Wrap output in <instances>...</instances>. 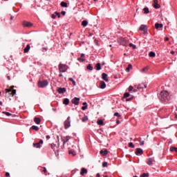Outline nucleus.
<instances>
[{
    "mask_svg": "<svg viewBox=\"0 0 177 177\" xmlns=\"http://www.w3.org/2000/svg\"><path fill=\"white\" fill-rule=\"evenodd\" d=\"M144 10V13H145V15H147V13H149L150 11L149 10V8H145L143 9Z\"/></svg>",
    "mask_w": 177,
    "mask_h": 177,
    "instance_id": "nucleus-39",
    "label": "nucleus"
},
{
    "mask_svg": "<svg viewBox=\"0 0 177 177\" xmlns=\"http://www.w3.org/2000/svg\"><path fill=\"white\" fill-rule=\"evenodd\" d=\"M63 103L67 106L70 103V100H68V98H65L63 101Z\"/></svg>",
    "mask_w": 177,
    "mask_h": 177,
    "instance_id": "nucleus-26",
    "label": "nucleus"
},
{
    "mask_svg": "<svg viewBox=\"0 0 177 177\" xmlns=\"http://www.w3.org/2000/svg\"><path fill=\"white\" fill-rule=\"evenodd\" d=\"M145 88H147V86H146V84H145V83L140 84H138V86H137V89H138V91H140V89H145Z\"/></svg>",
    "mask_w": 177,
    "mask_h": 177,
    "instance_id": "nucleus-12",
    "label": "nucleus"
},
{
    "mask_svg": "<svg viewBox=\"0 0 177 177\" xmlns=\"http://www.w3.org/2000/svg\"><path fill=\"white\" fill-rule=\"evenodd\" d=\"M100 154H102V156H106V154H109V151H107V149H104V151H103V150H101L100 151Z\"/></svg>",
    "mask_w": 177,
    "mask_h": 177,
    "instance_id": "nucleus-22",
    "label": "nucleus"
},
{
    "mask_svg": "<svg viewBox=\"0 0 177 177\" xmlns=\"http://www.w3.org/2000/svg\"><path fill=\"white\" fill-rule=\"evenodd\" d=\"M85 174H88V170L85 168H82L81 170V172H80V175L84 176V175H85Z\"/></svg>",
    "mask_w": 177,
    "mask_h": 177,
    "instance_id": "nucleus-21",
    "label": "nucleus"
},
{
    "mask_svg": "<svg viewBox=\"0 0 177 177\" xmlns=\"http://www.w3.org/2000/svg\"><path fill=\"white\" fill-rule=\"evenodd\" d=\"M170 53H171V55H175V51L171 50Z\"/></svg>",
    "mask_w": 177,
    "mask_h": 177,
    "instance_id": "nucleus-60",
    "label": "nucleus"
},
{
    "mask_svg": "<svg viewBox=\"0 0 177 177\" xmlns=\"http://www.w3.org/2000/svg\"><path fill=\"white\" fill-rule=\"evenodd\" d=\"M7 79L8 80V81H10V76H8Z\"/></svg>",
    "mask_w": 177,
    "mask_h": 177,
    "instance_id": "nucleus-64",
    "label": "nucleus"
},
{
    "mask_svg": "<svg viewBox=\"0 0 177 177\" xmlns=\"http://www.w3.org/2000/svg\"><path fill=\"white\" fill-rule=\"evenodd\" d=\"M70 116H68L67 118V120H65L64 122V128L65 129H68V127H71V122H70Z\"/></svg>",
    "mask_w": 177,
    "mask_h": 177,
    "instance_id": "nucleus-7",
    "label": "nucleus"
},
{
    "mask_svg": "<svg viewBox=\"0 0 177 177\" xmlns=\"http://www.w3.org/2000/svg\"><path fill=\"white\" fill-rule=\"evenodd\" d=\"M114 116H115V117H118V118H120V117H121V115H120V113H118V112H116V113H114Z\"/></svg>",
    "mask_w": 177,
    "mask_h": 177,
    "instance_id": "nucleus-48",
    "label": "nucleus"
},
{
    "mask_svg": "<svg viewBox=\"0 0 177 177\" xmlns=\"http://www.w3.org/2000/svg\"><path fill=\"white\" fill-rule=\"evenodd\" d=\"M140 146H143V145H145V141H142L140 143Z\"/></svg>",
    "mask_w": 177,
    "mask_h": 177,
    "instance_id": "nucleus-59",
    "label": "nucleus"
},
{
    "mask_svg": "<svg viewBox=\"0 0 177 177\" xmlns=\"http://www.w3.org/2000/svg\"><path fill=\"white\" fill-rule=\"evenodd\" d=\"M70 139H71V137H70L68 136H66L65 139L62 140L63 145H65L66 143H67V142H68V140H70Z\"/></svg>",
    "mask_w": 177,
    "mask_h": 177,
    "instance_id": "nucleus-18",
    "label": "nucleus"
},
{
    "mask_svg": "<svg viewBox=\"0 0 177 177\" xmlns=\"http://www.w3.org/2000/svg\"><path fill=\"white\" fill-rule=\"evenodd\" d=\"M136 156H142V154H143V149H140V148H137L136 149Z\"/></svg>",
    "mask_w": 177,
    "mask_h": 177,
    "instance_id": "nucleus-13",
    "label": "nucleus"
},
{
    "mask_svg": "<svg viewBox=\"0 0 177 177\" xmlns=\"http://www.w3.org/2000/svg\"><path fill=\"white\" fill-rule=\"evenodd\" d=\"M55 15L59 18H60V13L59 12H55Z\"/></svg>",
    "mask_w": 177,
    "mask_h": 177,
    "instance_id": "nucleus-47",
    "label": "nucleus"
},
{
    "mask_svg": "<svg viewBox=\"0 0 177 177\" xmlns=\"http://www.w3.org/2000/svg\"><path fill=\"white\" fill-rule=\"evenodd\" d=\"M138 91H139L138 88L137 89L136 88L133 89V92H138Z\"/></svg>",
    "mask_w": 177,
    "mask_h": 177,
    "instance_id": "nucleus-62",
    "label": "nucleus"
},
{
    "mask_svg": "<svg viewBox=\"0 0 177 177\" xmlns=\"http://www.w3.org/2000/svg\"><path fill=\"white\" fill-rule=\"evenodd\" d=\"M147 164L148 165H153V158H148Z\"/></svg>",
    "mask_w": 177,
    "mask_h": 177,
    "instance_id": "nucleus-25",
    "label": "nucleus"
},
{
    "mask_svg": "<svg viewBox=\"0 0 177 177\" xmlns=\"http://www.w3.org/2000/svg\"><path fill=\"white\" fill-rule=\"evenodd\" d=\"M72 83L73 84L74 86H75V85H77V84L75 83V81L72 82Z\"/></svg>",
    "mask_w": 177,
    "mask_h": 177,
    "instance_id": "nucleus-61",
    "label": "nucleus"
},
{
    "mask_svg": "<svg viewBox=\"0 0 177 177\" xmlns=\"http://www.w3.org/2000/svg\"><path fill=\"white\" fill-rule=\"evenodd\" d=\"M30 49H31V46H30V44H27L26 47L24 49V52L25 53H28Z\"/></svg>",
    "mask_w": 177,
    "mask_h": 177,
    "instance_id": "nucleus-17",
    "label": "nucleus"
},
{
    "mask_svg": "<svg viewBox=\"0 0 177 177\" xmlns=\"http://www.w3.org/2000/svg\"><path fill=\"white\" fill-rule=\"evenodd\" d=\"M87 70H89L90 71H92V70H93V66L91 64H88L87 66Z\"/></svg>",
    "mask_w": 177,
    "mask_h": 177,
    "instance_id": "nucleus-37",
    "label": "nucleus"
},
{
    "mask_svg": "<svg viewBox=\"0 0 177 177\" xmlns=\"http://www.w3.org/2000/svg\"><path fill=\"white\" fill-rule=\"evenodd\" d=\"M31 129L35 130V131H39V127H38L35 125L32 126Z\"/></svg>",
    "mask_w": 177,
    "mask_h": 177,
    "instance_id": "nucleus-35",
    "label": "nucleus"
},
{
    "mask_svg": "<svg viewBox=\"0 0 177 177\" xmlns=\"http://www.w3.org/2000/svg\"><path fill=\"white\" fill-rule=\"evenodd\" d=\"M95 68H96V70H97V71H99L100 70H102V66L100 65V63H97L95 65Z\"/></svg>",
    "mask_w": 177,
    "mask_h": 177,
    "instance_id": "nucleus-29",
    "label": "nucleus"
},
{
    "mask_svg": "<svg viewBox=\"0 0 177 177\" xmlns=\"http://www.w3.org/2000/svg\"><path fill=\"white\" fill-rule=\"evenodd\" d=\"M130 95L131 94H129V93H125L124 94V97H129V96H130Z\"/></svg>",
    "mask_w": 177,
    "mask_h": 177,
    "instance_id": "nucleus-44",
    "label": "nucleus"
},
{
    "mask_svg": "<svg viewBox=\"0 0 177 177\" xmlns=\"http://www.w3.org/2000/svg\"><path fill=\"white\" fill-rule=\"evenodd\" d=\"M49 84V82H48V80H39L38 82V86L39 88H45L46 86H48V85Z\"/></svg>",
    "mask_w": 177,
    "mask_h": 177,
    "instance_id": "nucleus-3",
    "label": "nucleus"
},
{
    "mask_svg": "<svg viewBox=\"0 0 177 177\" xmlns=\"http://www.w3.org/2000/svg\"><path fill=\"white\" fill-rule=\"evenodd\" d=\"M149 173H143L140 177H149Z\"/></svg>",
    "mask_w": 177,
    "mask_h": 177,
    "instance_id": "nucleus-41",
    "label": "nucleus"
},
{
    "mask_svg": "<svg viewBox=\"0 0 177 177\" xmlns=\"http://www.w3.org/2000/svg\"><path fill=\"white\" fill-rule=\"evenodd\" d=\"M61 15H62L63 16H66V11H62Z\"/></svg>",
    "mask_w": 177,
    "mask_h": 177,
    "instance_id": "nucleus-53",
    "label": "nucleus"
},
{
    "mask_svg": "<svg viewBox=\"0 0 177 177\" xmlns=\"http://www.w3.org/2000/svg\"><path fill=\"white\" fill-rule=\"evenodd\" d=\"M82 26H83V27H86V26H88V21L86 20L82 21Z\"/></svg>",
    "mask_w": 177,
    "mask_h": 177,
    "instance_id": "nucleus-30",
    "label": "nucleus"
},
{
    "mask_svg": "<svg viewBox=\"0 0 177 177\" xmlns=\"http://www.w3.org/2000/svg\"><path fill=\"white\" fill-rule=\"evenodd\" d=\"M41 145H44V140H40L39 142L33 143V146L37 149H41Z\"/></svg>",
    "mask_w": 177,
    "mask_h": 177,
    "instance_id": "nucleus-8",
    "label": "nucleus"
},
{
    "mask_svg": "<svg viewBox=\"0 0 177 177\" xmlns=\"http://www.w3.org/2000/svg\"><path fill=\"white\" fill-rule=\"evenodd\" d=\"M58 67L59 73H66L68 68V66H67V65L62 64H59Z\"/></svg>",
    "mask_w": 177,
    "mask_h": 177,
    "instance_id": "nucleus-4",
    "label": "nucleus"
},
{
    "mask_svg": "<svg viewBox=\"0 0 177 177\" xmlns=\"http://www.w3.org/2000/svg\"><path fill=\"white\" fill-rule=\"evenodd\" d=\"M77 60H78V62H82V63H84V62H86V59H85L81 57L77 58Z\"/></svg>",
    "mask_w": 177,
    "mask_h": 177,
    "instance_id": "nucleus-38",
    "label": "nucleus"
},
{
    "mask_svg": "<svg viewBox=\"0 0 177 177\" xmlns=\"http://www.w3.org/2000/svg\"><path fill=\"white\" fill-rule=\"evenodd\" d=\"M14 88L15 86H12L10 88H6V93H10L12 96H15V95H16V90L13 89Z\"/></svg>",
    "mask_w": 177,
    "mask_h": 177,
    "instance_id": "nucleus-5",
    "label": "nucleus"
},
{
    "mask_svg": "<svg viewBox=\"0 0 177 177\" xmlns=\"http://www.w3.org/2000/svg\"><path fill=\"white\" fill-rule=\"evenodd\" d=\"M43 168V170H41V172H43L44 174H46L47 170H46V167H42Z\"/></svg>",
    "mask_w": 177,
    "mask_h": 177,
    "instance_id": "nucleus-46",
    "label": "nucleus"
},
{
    "mask_svg": "<svg viewBox=\"0 0 177 177\" xmlns=\"http://www.w3.org/2000/svg\"><path fill=\"white\" fill-rule=\"evenodd\" d=\"M129 147H131V149H134L135 148V145H133V142H129Z\"/></svg>",
    "mask_w": 177,
    "mask_h": 177,
    "instance_id": "nucleus-42",
    "label": "nucleus"
},
{
    "mask_svg": "<svg viewBox=\"0 0 177 177\" xmlns=\"http://www.w3.org/2000/svg\"><path fill=\"white\" fill-rule=\"evenodd\" d=\"M69 154H73V156H75L76 153H75V151L71 149V150H69L68 151Z\"/></svg>",
    "mask_w": 177,
    "mask_h": 177,
    "instance_id": "nucleus-40",
    "label": "nucleus"
},
{
    "mask_svg": "<svg viewBox=\"0 0 177 177\" xmlns=\"http://www.w3.org/2000/svg\"><path fill=\"white\" fill-rule=\"evenodd\" d=\"M102 80L105 81V82H109V78H107V74L105 73H103L102 74Z\"/></svg>",
    "mask_w": 177,
    "mask_h": 177,
    "instance_id": "nucleus-15",
    "label": "nucleus"
},
{
    "mask_svg": "<svg viewBox=\"0 0 177 177\" xmlns=\"http://www.w3.org/2000/svg\"><path fill=\"white\" fill-rule=\"evenodd\" d=\"M34 122H35V124H37V125H39V124H41V118L35 117V118H34Z\"/></svg>",
    "mask_w": 177,
    "mask_h": 177,
    "instance_id": "nucleus-20",
    "label": "nucleus"
},
{
    "mask_svg": "<svg viewBox=\"0 0 177 177\" xmlns=\"http://www.w3.org/2000/svg\"><path fill=\"white\" fill-rule=\"evenodd\" d=\"M57 140H58V146H56L55 144L53 143L50 145L51 149H53V150H54V151H55V154H56V151H59V147H60V143H59V136H57Z\"/></svg>",
    "mask_w": 177,
    "mask_h": 177,
    "instance_id": "nucleus-6",
    "label": "nucleus"
},
{
    "mask_svg": "<svg viewBox=\"0 0 177 177\" xmlns=\"http://www.w3.org/2000/svg\"><path fill=\"white\" fill-rule=\"evenodd\" d=\"M68 80H69V81H71V82H73V81H75L74 79H73L72 77H70V78L68 79Z\"/></svg>",
    "mask_w": 177,
    "mask_h": 177,
    "instance_id": "nucleus-58",
    "label": "nucleus"
},
{
    "mask_svg": "<svg viewBox=\"0 0 177 177\" xmlns=\"http://www.w3.org/2000/svg\"><path fill=\"white\" fill-rule=\"evenodd\" d=\"M3 114L6 115L8 117L12 115V113H9V112H3Z\"/></svg>",
    "mask_w": 177,
    "mask_h": 177,
    "instance_id": "nucleus-45",
    "label": "nucleus"
},
{
    "mask_svg": "<svg viewBox=\"0 0 177 177\" xmlns=\"http://www.w3.org/2000/svg\"><path fill=\"white\" fill-rule=\"evenodd\" d=\"M162 27H163V25L162 24L156 23L155 24V28H156V30H158V28H162Z\"/></svg>",
    "mask_w": 177,
    "mask_h": 177,
    "instance_id": "nucleus-23",
    "label": "nucleus"
},
{
    "mask_svg": "<svg viewBox=\"0 0 177 177\" xmlns=\"http://www.w3.org/2000/svg\"><path fill=\"white\" fill-rule=\"evenodd\" d=\"M102 167L104 168V167H107V162H104L103 163H102Z\"/></svg>",
    "mask_w": 177,
    "mask_h": 177,
    "instance_id": "nucleus-50",
    "label": "nucleus"
},
{
    "mask_svg": "<svg viewBox=\"0 0 177 177\" xmlns=\"http://www.w3.org/2000/svg\"><path fill=\"white\" fill-rule=\"evenodd\" d=\"M129 46L131 48H133V49H135L136 48V46L135 44H132V43L129 44Z\"/></svg>",
    "mask_w": 177,
    "mask_h": 177,
    "instance_id": "nucleus-43",
    "label": "nucleus"
},
{
    "mask_svg": "<svg viewBox=\"0 0 177 177\" xmlns=\"http://www.w3.org/2000/svg\"><path fill=\"white\" fill-rule=\"evenodd\" d=\"M73 104H75V106H78L80 104V98L75 97L71 100Z\"/></svg>",
    "mask_w": 177,
    "mask_h": 177,
    "instance_id": "nucleus-10",
    "label": "nucleus"
},
{
    "mask_svg": "<svg viewBox=\"0 0 177 177\" xmlns=\"http://www.w3.org/2000/svg\"><path fill=\"white\" fill-rule=\"evenodd\" d=\"M133 99V95L131 96V97L130 98H127L126 100L127 102H131V100H132Z\"/></svg>",
    "mask_w": 177,
    "mask_h": 177,
    "instance_id": "nucleus-49",
    "label": "nucleus"
},
{
    "mask_svg": "<svg viewBox=\"0 0 177 177\" xmlns=\"http://www.w3.org/2000/svg\"><path fill=\"white\" fill-rule=\"evenodd\" d=\"M140 30L143 31L144 34H147V26L146 25H141Z\"/></svg>",
    "mask_w": 177,
    "mask_h": 177,
    "instance_id": "nucleus-9",
    "label": "nucleus"
},
{
    "mask_svg": "<svg viewBox=\"0 0 177 177\" xmlns=\"http://www.w3.org/2000/svg\"><path fill=\"white\" fill-rule=\"evenodd\" d=\"M6 177L10 176V174H9V172H6Z\"/></svg>",
    "mask_w": 177,
    "mask_h": 177,
    "instance_id": "nucleus-56",
    "label": "nucleus"
},
{
    "mask_svg": "<svg viewBox=\"0 0 177 177\" xmlns=\"http://www.w3.org/2000/svg\"><path fill=\"white\" fill-rule=\"evenodd\" d=\"M97 125H104L103 120L100 119L97 121Z\"/></svg>",
    "mask_w": 177,
    "mask_h": 177,
    "instance_id": "nucleus-32",
    "label": "nucleus"
},
{
    "mask_svg": "<svg viewBox=\"0 0 177 177\" xmlns=\"http://www.w3.org/2000/svg\"><path fill=\"white\" fill-rule=\"evenodd\" d=\"M80 57L84 59V57H85V54L82 53L81 55H80Z\"/></svg>",
    "mask_w": 177,
    "mask_h": 177,
    "instance_id": "nucleus-54",
    "label": "nucleus"
},
{
    "mask_svg": "<svg viewBox=\"0 0 177 177\" xmlns=\"http://www.w3.org/2000/svg\"><path fill=\"white\" fill-rule=\"evenodd\" d=\"M82 122H86V121H88V116L84 115V116L82 118Z\"/></svg>",
    "mask_w": 177,
    "mask_h": 177,
    "instance_id": "nucleus-36",
    "label": "nucleus"
},
{
    "mask_svg": "<svg viewBox=\"0 0 177 177\" xmlns=\"http://www.w3.org/2000/svg\"><path fill=\"white\" fill-rule=\"evenodd\" d=\"M68 80H69V81H71V82H73V81H75L74 79H73L72 77H70V78L68 79Z\"/></svg>",
    "mask_w": 177,
    "mask_h": 177,
    "instance_id": "nucleus-57",
    "label": "nucleus"
},
{
    "mask_svg": "<svg viewBox=\"0 0 177 177\" xmlns=\"http://www.w3.org/2000/svg\"><path fill=\"white\" fill-rule=\"evenodd\" d=\"M131 70H132V64H130L128 65V67L126 68V71L127 73H129Z\"/></svg>",
    "mask_w": 177,
    "mask_h": 177,
    "instance_id": "nucleus-28",
    "label": "nucleus"
},
{
    "mask_svg": "<svg viewBox=\"0 0 177 177\" xmlns=\"http://www.w3.org/2000/svg\"><path fill=\"white\" fill-rule=\"evenodd\" d=\"M160 99L161 102H165L166 103H168L171 99V97L169 96V93L168 91H163L160 92Z\"/></svg>",
    "mask_w": 177,
    "mask_h": 177,
    "instance_id": "nucleus-1",
    "label": "nucleus"
},
{
    "mask_svg": "<svg viewBox=\"0 0 177 177\" xmlns=\"http://www.w3.org/2000/svg\"><path fill=\"white\" fill-rule=\"evenodd\" d=\"M170 151H175L176 153H177V148L175 147H171Z\"/></svg>",
    "mask_w": 177,
    "mask_h": 177,
    "instance_id": "nucleus-34",
    "label": "nucleus"
},
{
    "mask_svg": "<svg viewBox=\"0 0 177 177\" xmlns=\"http://www.w3.org/2000/svg\"><path fill=\"white\" fill-rule=\"evenodd\" d=\"M118 42L120 45H123V46H127V45H128L129 41L128 39H127L125 37H120L118 39Z\"/></svg>",
    "mask_w": 177,
    "mask_h": 177,
    "instance_id": "nucleus-2",
    "label": "nucleus"
},
{
    "mask_svg": "<svg viewBox=\"0 0 177 177\" xmlns=\"http://www.w3.org/2000/svg\"><path fill=\"white\" fill-rule=\"evenodd\" d=\"M23 26L24 27H31L32 26V24L28 21H24Z\"/></svg>",
    "mask_w": 177,
    "mask_h": 177,
    "instance_id": "nucleus-16",
    "label": "nucleus"
},
{
    "mask_svg": "<svg viewBox=\"0 0 177 177\" xmlns=\"http://www.w3.org/2000/svg\"><path fill=\"white\" fill-rule=\"evenodd\" d=\"M56 15L55 14H53L52 15V19H56Z\"/></svg>",
    "mask_w": 177,
    "mask_h": 177,
    "instance_id": "nucleus-55",
    "label": "nucleus"
},
{
    "mask_svg": "<svg viewBox=\"0 0 177 177\" xmlns=\"http://www.w3.org/2000/svg\"><path fill=\"white\" fill-rule=\"evenodd\" d=\"M88 109V103L83 102V106L82 107V110L85 111Z\"/></svg>",
    "mask_w": 177,
    "mask_h": 177,
    "instance_id": "nucleus-24",
    "label": "nucleus"
},
{
    "mask_svg": "<svg viewBox=\"0 0 177 177\" xmlns=\"http://www.w3.org/2000/svg\"><path fill=\"white\" fill-rule=\"evenodd\" d=\"M153 3V8H155V9H160V4H158V1L154 0Z\"/></svg>",
    "mask_w": 177,
    "mask_h": 177,
    "instance_id": "nucleus-14",
    "label": "nucleus"
},
{
    "mask_svg": "<svg viewBox=\"0 0 177 177\" xmlns=\"http://www.w3.org/2000/svg\"><path fill=\"white\" fill-rule=\"evenodd\" d=\"M131 91H133V86H129V91L131 92Z\"/></svg>",
    "mask_w": 177,
    "mask_h": 177,
    "instance_id": "nucleus-51",
    "label": "nucleus"
},
{
    "mask_svg": "<svg viewBox=\"0 0 177 177\" xmlns=\"http://www.w3.org/2000/svg\"><path fill=\"white\" fill-rule=\"evenodd\" d=\"M148 70H149V67H148V66H146V67L143 68L141 70V71H142V73H147Z\"/></svg>",
    "mask_w": 177,
    "mask_h": 177,
    "instance_id": "nucleus-33",
    "label": "nucleus"
},
{
    "mask_svg": "<svg viewBox=\"0 0 177 177\" xmlns=\"http://www.w3.org/2000/svg\"><path fill=\"white\" fill-rule=\"evenodd\" d=\"M60 5L62 8H68V5L64 1L61 2Z\"/></svg>",
    "mask_w": 177,
    "mask_h": 177,
    "instance_id": "nucleus-27",
    "label": "nucleus"
},
{
    "mask_svg": "<svg viewBox=\"0 0 177 177\" xmlns=\"http://www.w3.org/2000/svg\"><path fill=\"white\" fill-rule=\"evenodd\" d=\"M149 57H156V53L151 51L149 54Z\"/></svg>",
    "mask_w": 177,
    "mask_h": 177,
    "instance_id": "nucleus-31",
    "label": "nucleus"
},
{
    "mask_svg": "<svg viewBox=\"0 0 177 177\" xmlns=\"http://www.w3.org/2000/svg\"><path fill=\"white\" fill-rule=\"evenodd\" d=\"M96 177H100V174L97 173Z\"/></svg>",
    "mask_w": 177,
    "mask_h": 177,
    "instance_id": "nucleus-63",
    "label": "nucleus"
},
{
    "mask_svg": "<svg viewBox=\"0 0 177 177\" xmlns=\"http://www.w3.org/2000/svg\"><path fill=\"white\" fill-rule=\"evenodd\" d=\"M100 88L101 89H104L106 88V83L103 81H101L100 83Z\"/></svg>",
    "mask_w": 177,
    "mask_h": 177,
    "instance_id": "nucleus-19",
    "label": "nucleus"
},
{
    "mask_svg": "<svg viewBox=\"0 0 177 177\" xmlns=\"http://www.w3.org/2000/svg\"><path fill=\"white\" fill-rule=\"evenodd\" d=\"M57 91L58 93L62 95L63 93H66V88L58 87Z\"/></svg>",
    "mask_w": 177,
    "mask_h": 177,
    "instance_id": "nucleus-11",
    "label": "nucleus"
},
{
    "mask_svg": "<svg viewBox=\"0 0 177 177\" xmlns=\"http://www.w3.org/2000/svg\"><path fill=\"white\" fill-rule=\"evenodd\" d=\"M48 50V48L44 47L42 48V52H46Z\"/></svg>",
    "mask_w": 177,
    "mask_h": 177,
    "instance_id": "nucleus-52",
    "label": "nucleus"
}]
</instances>
